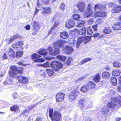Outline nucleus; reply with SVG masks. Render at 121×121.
Segmentation results:
<instances>
[{
	"instance_id": "nucleus-53",
	"label": "nucleus",
	"mask_w": 121,
	"mask_h": 121,
	"mask_svg": "<svg viewBox=\"0 0 121 121\" xmlns=\"http://www.w3.org/2000/svg\"><path fill=\"white\" fill-rule=\"evenodd\" d=\"M43 67H49V62H47L44 64H43Z\"/></svg>"
},
{
	"instance_id": "nucleus-15",
	"label": "nucleus",
	"mask_w": 121,
	"mask_h": 121,
	"mask_svg": "<svg viewBox=\"0 0 121 121\" xmlns=\"http://www.w3.org/2000/svg\"><path fill=\"white\" fill-rule=\"evenodd\" d=\"M42 9L41 13L43 16H47L50 14L51 11L49 7L43 8Z\"/></svg>"
},
{
	"instance_id": "nucleus-27",
	"label": "nucleus",
	"mask_w": 121,
	"mask_h": 121,
	"mask_svg": "<svg viewBox=\"0 0 121 121\" xmlns=\"http://www.w3.org/2000/svg\"><path fill=\"white\" fill-rule=\"evenodd\" d=\"M86 85L88 89H91L95 87V84L92 81L88 82Z\"/></svg>"
},
{
	"instance_id": "nucleus-62",
	"label": "nucleus",
	"mask_w": 121,
	"mask_h": 121,
	"mask_svg": "<svg viewBox=\"0 0 121 121\" xmlns=\"http://www.w3.org/2000/svg\"><path fill=\"white\" fill-rule=\"evenodd\" d=\"M99 34L98 33H96L95 34L93 35V37H97L99 36Z\"/></svg>"
},
{
	"instance_id": "nucleus-52",
	"label": "nucleus",
	"mask_w": 121,
	"mask_h": 121,
	"mask_svg": "<svg viewBox=\"0 0 121 121\" xmlns=\"http://www.w3.org/2000/svg\"><path fill=\"white\" fill-rule=\"evenodd\" d=\"M108 94L109 95H111L114 94H115V92L113 90L111 89L109 91Z\"/></svg>"
},
{
	"instance_id": "nucleus-10",
	"label": "nucleus",
	"mask_w": 121,
	"mask_h": 121,
	"mask_svg": "<svg viewBox=\"0 0 121 121\" xmlns=\"http://www.w3.org/2000/svg\"><path fill=\"white\" fill-rule=\"evenodd\" d=\"M41 57V56L36 53L33 54L31 56V58L33 61L35 62H43L45 60L43 58H37Z\"/></svg>"
},
{
	"instance_id": "nucleus-2",
	"label": "nucleus",
	"mask_w": 121,
	"mask_h": 121,
	"mask_svg": "<svg viewBox=\"0 0 121 121\" xmlns=\"http://www.w3.org/2000/svg\"><path fill=\"white\" fill-rule=\"evenodd\" d=\"M106 5H105L100 4H96L95 5L94 10L95 13L92 16V17H104L106 16V13L104 11L102 10L105 9Z\"/></svg>"
},
{
	"instance_id": "nucleus-49",
	"label": "nucleus",
	"mask_w": 121,
	"mask_h": 121,
	"mask_svg": "<svg viewBox=\"0 0 121 121\" xmlns=\"http://www.w3.org/2000/svg\"><path fill=\"white\" fill-rule=\"evenodd\" d=\"M87 22L88 25H91L94 22L93 19L92 18L90 19L87 21Z\"/></svg>"
},
{
	"instance_id": "nucleus-25",
	"label": "nucleus",
	"mask_w": 121,
	"mask_h": 121,
	"mask_svg": "<svg viewBox=\"0 0 121 121\" xmlns=\"http://www.w3.org/2000/svg\"><path fill=\"white\" fill-rule=\"evenodd\" d=\"M6 52L8 53V54L10 56L13 58L15 57L14 52L11 48H9L7 49Z\"/></svg>"
},
{
	"instance_id": "nucleus-42",
	"label": "nucleus",
	"mask_w": 121,
	"mask_h": 121,
	"mask_svg": "<svg viewBox=\"0 0 121 121\" xmlns=\"http://www.w3.org/2000/svg\"><path fill=\"white\" fill-rule=\"evenodd\" d=\"M91 58H88L84 59L80 62L79 64L80 65L84 63L91 60Z\"/></svg>"
},
{
	"instance_id": "nucleus-13",
	"label": "nucleus",
	"mask_w": 121,
	"mask_h": 121,
	"mask_svg": "<svg viewBox=\"0 0 121 121\" xmlns=\"http://www.w3.org/2000/svg\"><path fill=\"white\" fill-rule=\"evenodd\" d=\"M75 25L74 21L72 19H69L65 24V26L67 28L70 29L73 27Z\"/></svg>"
},
{
	"instance_id": "nucleus-57",
	"label": "nucleus",
	"mask_w": 121,
	"mask_h": 121,
	"mask_svg": "<svg viewBox=\"0 0 121 121\" xmlns=\"http://www.w3.org/2000/svg\"><path fill=\"white\" fill-rule=\"evenodd\" d=\"M97 24H96L93 26V28L95 31H96L97 30Z\"/></svg>"
},
{
	"instance_id": "nucleus-11",
	"label": "nucleus",
	"mask_w": 121,
	"mask_h": 121,
	"mask_svg": "<svg viewBox=\"0 0 121 121\" xmlns=\"http://www.w3.org/2000/svg\"><path fill=\"white\" fill-rule=\"evenodd\" d=\"M80 92L78 90H76L73 91L71 94L68 95V97L70 100H74L77 97L78 95L80 94Z\"/></svg>"
},
{
	"instance_id": "nucleus-43",
	"label": "nucleus",
	"mask_w": 121,
	"mask_h": 121,
	"mask_svg": "<svg viewBox=\"0 0 121 121\" xmlns=\"http://www.w3.org/2000/svg\"><path fill=\"white\" fill-rule=\"evenodd\" d=\"M10 110L12 111H18V107L16 105H14L10 107Z\"/></svg>"
},
{
	"instance_id": "nucleus-46",
	"label": "nucleus",
	"mask_w": 121,
	"mask_h": 121,
	"mask_svg": "<svg viewBox=\"0 0 121 121\" xmlns=\"http://www.w3.org/2000/svg\"><path fill=\"white\" fill-rule=\"evenodd\" d=\"M113 66L114 67H119L120 66V64L117 61H115L113 63Z\"/></svg>"
},
{
	"instance_id": "nucleus-59",
	"label": "nucleus",
	"mask_w": 121,
	"mask_h": 121,
	"mask_svg": "<svg viewBox=\"0 0 121 121\" xmlns=\"http://www.w3.org/2000/svg\"><path fill=\"white\" fill-rule=\"evenodd\" d=\"M39 10L37 9L36 7L35 9V11L34 13V15H35L37 13L39 12Z\"/></svg>"
},
{
	"instance_id": "nucleus-44",
	"label": "nucleus",
	"mask_w": 121,
	"mask_h": 121,
	"mask_svg": "<svg viewBox=\"0 0 121 121\" xmlns=\"http://www.w3.org/2000/svg\"><path fill=\"white\" fill-rule=\"evenodd\" d=\"M23 53V51H22L20 52H18L16 53V57L17 58H19L20 57L22 56Z\"/></svg>"
},
{
	"instance_id": "nucleus-30",
	"label": "nucleus",
	"mask_w": 121,
	"mask_h": 121,
	"mask_svg": "<svg viewBox=\"0 0 121 121\" xmlns=\"http://www.w3.org/2000/svg\"><path fill=\"white\" fill-rule=\"evenodd\" d=\"M56 0H41L42 3L45 4H48L54 2Z\"/></svg>"
},
{
	"instance_id": "nucleus-3",
	"label": "nucleus",
	"mask_w": 121,
	"mask_h": 121,
	"mask_svg": "<svg viewBox=\"0 0 121 121\" xmlns=\"http://www.w3.org/2000/svg\"><path fill=\"white\" fill-rule=\"evenodd\" d=\"M117 105L115 103L111 101L108 103L107 104V106H105L100 110L101 115L103 117H105L109 111V108L113 110L115 107Z\"/></svg>"
},
{
	"instance_id": "nucleus-54",
	"label": "nucleus",
	"mask_w": 121,
	"mask_h": 121,
	"mask_svg": "<svg viewBox=\"0 0 121 121\" xmlns=\"http://www.w3.org/2000/svg\"><path fill=\"white\" fill-rule=\"evenodd\" d=\"M86 78V77L85 76H83L81 77V78L78 79L76 81L77 82H79L81 81H82L84 79H85V78Z\"/></svg>"
},
{
	"instance_id": "nucleus-14",
	"label": "nucleus",
	"mask_w": 121,
	"mask_h": 121,
	"mask_svg": "<svg viewBox=\"0 0 121 121\" xmlns=\"http://www.w3.org/2000/svg\"><path fill=\"white\" fill-rule=\"evenodd\" d=\"M85 4L83 2H79L77 4L76 6L81 12H83L85 9Z\"/></svg>"
},
{
	"instance_id": "nucleus-1",
	"label": "nucleus",
	"mask_w": 121,
	"mask_h": 121,
	"mask_svg": "<svg viewBox=\"0 0 121 121\" xmlns=\"http://www.w3.org/2000/svg\"><path fill=\"white\" fill-rule=\"evenodd\" d=\"M67 42L63 40H59L56 42H54L52 43V45L54 50H53L52 47L49 46L48 48L49 54L53 56H55L58 54L59 53V49L58 47L61 48V47L64 44H66Z\"/></svg>"
},
{
	"instance_id": "nucleus-50",
	"label": "nucleus",
	"mask_w": 121,
	"mask_h": 121,
	"mask_svg": "<svg viewBox=\"0 0 121 121\" xmlns=\"http://www.w3.org/2000/svg\"><path fill=\"white\" fill-rule=\"evenodd\" d=\"M103 22V20L101 19L98 18L96 20V23L99 24H100Z\"/></svg>"
},
{
	"instance_id": "nucleus-33",
	"label": "nucleus",
	"mask_w": 121,
	"mask_h": 121,
	"mask_svg": "<svg viewBox=\"0 0 121 121\" xmlns=\"http://www.w3.org/2000/svg\"><path fill=\"white\" fill-rule=\"evenodd\" d=\"M18 35H14L11 36L9 40V43L10 44L12 42L14 41L15 39H16L18 37Z\"/></svg>"
},
{
	"instance_id": "nucleus-22",
	"label": "nucleus",
	"mask_w": 121,
	"mask_h": 121,
	"mask_svg": "<svg viewBox=\"0 0 121 121\" xmlns=\"http://www.w3.org/2000/svg\"><path fill=\"white\" fill-rule=\"evenodd\" d=\"M60 24V22L58 20L54 22V24L53 26L51 28L50 30L49 31L48 34L49 35V34H51L52 32V31L55 29V28L57 27L59 24Z\"/></svg>"
},
{
	"instance_id": "nucleus-36",
	"label": "nucleus",
	"mask_w": 121,
	"mask_h": 121,
	"mask_svg": "<svg viewBox=\"0 0 121 121\" xmlns=\"http://www.w3.org/2000/svg\"><path fill=\"white\" fill-rule=\"evenodd\" d=\"M47 73L49 76H51L54 73L53 70L51 69H46Z\"/></svg>"
},
{
	"instance_id": "nucleus-32",
	"label": "nucleus",
	"mask_w": 121,
	"mask_h": 121,
	"mask_svg": "<svg viewBox=\"0 0 121 121\" xmlns=\"http://www.w3.org/2000/svg\"><path fill=\"white\" fill-rule=\"evenodd\" d=\"M121 73L118 69H115L113 70L112 72V74L114 76H119Z\"/></svg>"
},
{
	"instance_id": "nucleus-35",
	"label": "nucleus",
	"mask_w": 121,
	"mask_h": 121,
	"mask_svg": "<svg viewBox=\"0 0 121 121\" xmlns=\"http://www.w3.org/2000/svg\"><path fill=\"white\" fill-rule=\"evenodd\" d=\"M111 81L113 85L115 86L117 85V79L115 78H111Z\"/></svg>"
},
{
	"instance_id": "nucleus-28",
	"label": "nucleus",
	"mask_w": 121,
	"mask_h": 121,
	"mask_svg": "<svg viewBox=\"0 0 121 121\" xmlns=\"http://www.w3.org/2000/svg\"><path fill=\"white\" fill-rule=\"evenodd\" d=\"M85 22L82 20H79L77 22V25L76 26L78 27H81L83 26Z\"/></svg>"
},
{
	"instance_id": "nucleus-9",
	"label": "nucleus",
	"mask_w": 121,
	"mask_h": 121,
	"mask_svg": "<svg viewBox=\"0 0 121 121\" xmlns=\"http://www.w3.org/2000/svg\"><path fill=\"white\" fill-rule=\"evenodd\" d=\"M11 71L9 72V74L10 76L12 78H14L15 75L17 73H20V71L18 70V68L15 66H13L10 67Z\"/></svg>"
},
{
	"instance_id": "nucleus-41",
	"label": "nucleus",
	"mask_w": 121,
	"mask_h": 121,
	"mask_svg": "<svg viewBox=\"0 0 121 121\" xmlns=\"http://www.w3.org/2000/svg\"><path fill=\"white\" fill-rule=\"evenodd\" d=\"M91 58H88L84 59L80 62L79 64L80 65L84 63L91 60Z\"/></svg>"
},
{
	"instance_id": "nucleus-12",
	"label": "nucleus",
	"mask_w": 121,
	"mask_h": 121,
	"mask_svg": "<svg viewBox=\"0 0 121 121\" xmlns=\"http://www.w3.org/2000/svg\"><path fill=\"white\" fill-rule=\"evenodd\" d=\"M111 101L115 103L117 105H121V97H112L111 98Z\"/></svg>"
},
{
	"instance_id": "nucleus-64",
	"label": "nucleus",
	"mask_w": 121,
	"mask_h": 121,
	"mask_svg": "<svg viewBox=\"0 0 121 121\" xmlns=\"http://www.w3.org/2000/svg\"><path fill=\"white\" fill-rule=\"evenodd\" d=\"M17 94L16 93H14L12 95V96L14 98H15L16 97Z\"/></svg>"
},
{
	"instance_id": "nucleus-58",
	"label": "nucleus",
	"mask_w": 121,
	"mask_h": 121,
	"mask_svg": "<svg viewBox=\"0 0 121 121\" xmlns=\"http://www.w3.org/2000/svg\"><path fill=\"white\" fill-rule=\"evenodd\" d=\"M2 58L3 59H6L7 58L6 54L5 53H4L2 56Z\"/></svg>"
},
{
	"instance_id": "nucleus-4",
	"label": "nucleus",
	"mask_w": 121,
	"mask_h": 121,
	"mask_svg": "<svg viewBox=\"0 0 121 121\" xmlns=\"http://www.w3.org/2000/svg\"><path fill=\"white\" fill-rule=\"evenodd\" d=\"M53 110L52 108L49 109V116L52 121H59L61 117L60 113L57 111H55L53 113Z\"/></svg>"
},
{
	"instance_id": "nucleus-29",
	"label": "nucleus",
	"mask_w": 121,
	"mask_h": 121,
	"mask_svg": "<svg viewBox=\"0 0 121 121\" xmlns=\"http://www.w3.org/2000/svg\"><path fill=\"white\" fill-rule=\"evenodd\" d=\"M103 31L104 33L108 34L112 32V30L109 27H106L103 30Z\"/></svg>"
},
{
	"instance_id": "nucleus-7",
	"label": "nucleus",
	"mask_w": 121,
	"mask_h": 121,
	"mask_svg": "<svg viewBox=\"0 0 121 121\" xmlns=\"http://www.w3.org/2000/svg\"><path fill=\"white\" fill-rule=\"evenodd\" d=\"M91 37L88 36L85 37H78L77 41L76 42V46L77 48H78L82 42H83L85 43H87L91 40Z\"/></svg>"
},
{
	"instance_id": "nucleus-26",
	"label": "nucleus",
	"mask_w": 121,
	"mask_h": 121,
	"mask_svg": "<svg viewBox=\"0 0 121 121\" xmlns=\"http://www.w3.org/2000/svg\"><path fill=\"white\" fill-rule=\"evenodd\" d=\"M102 76L104 78L107 79L110 77V74L108 72L104 71L102 73Z\"/></svg>"
},
{
	"instance_id": "nucleus-31",
	"label": "nucleus",
	"mask_w": 121,
	"mask_h": 121,
	"mask_svg": "<svg viewBox=\"0 0 121 121\" xmlns=\"http://www.w3.org/2000/svg\"><path fill=\"white\" fill-rule=\"evenodd\" d=\"M39 54L42 55H45L47 54V51L46 49H41L38 52Z\"/></svg>"
},
{
	"instance_id": "nucleus-45",
	"label": "nucleus",
	"mask_w": 121,
	"mask_h": 121,
	"mask_svg": "<svg viewBox=\"0 0 121 121\" xmlns=\"http://www.w3.org/2000/svg\"><path fill=\"white\" fill-rule=\"evenodd\" d=\"M119 23L117 22L114 24L113 26V29L114 30H120L119 26Z\"/></svg>"
},
{
	"instance_id": "nucleus-5",
	"label": "nucleus",
	"mask_w": 121,
	"mask_h": 121,
	"mask_svg": "<svg viewBox=\"0 0 121 121\" xmlns=\"http://www.w3.org/2000/svg\"><path fill=\"white\" fill-rule=\"evenodd\" d=\"M71 40L73 41L72 42H70L69 43L68 45H65V46H64V48L63 49L65 52L68 54H71L73 51V47L75 45H74L75 42L76 43V41L74 40L73 39H71Z\"/></svg>"
},
{
	"instance_id": "nucleus-8",
	"label": "nucleus",
	"mask_w": 121,
	"mask_h": 121,
	"mask_svg": "<svg viewBox=\"0 0 121 121\" xmlns=\"http://www.w3.org/2000/svg\"><path fill=\"white\" fill-rule=\"evenodd\" d=\"M23 45V43L22 41H19L13 44L12 45V47L13 49L15 50H22L23 49V47L22 46Z\"/></svg>"
},
{
	"instance_id": "nucleus-38",
	"label": "nucleus",
	"mask_w": 121,
	"mask_h": 121,
	"mask_svg": "<svg viewBox=\"0 0 121 121\" xmlns=\"http://www.w3.org/2000/svg\"><path fill=\"white\" fill-rule=\"evenodd\" d=\"M100 75L99 74H97L93 78V79L95 82H98L99 81L100 79Z\"/></svg>"
},
{
	"instance_id": "nucleus-47",
	"label": "nucleus",
	"mask_w": 121,
	"mask_h": 121,
	"mask_svg": "<svg viewBox=\"0 0 121 121\" xmlns=\"http://www.w3.org/2000/svg\"><path fill=\"white\" fill-rule=\"evenodd\" d=\"M87 33L89 35H91L93 33L92 29L90 27H88L87 28Z\"/></svg>"
},
{
	"instance_id": "nucleus-55",
	"label": "nucleus",
	"mask_w": 121,
	"mask_h": 121,
	"mask_svg": "<svg viewBox=\"0 0 121 121\" xmlns=\"http://www.w3.org/2000/svg\"><path fill=\"white\" fill-rule=\"evenodd\" d=\"M92 8L91 7V4H88L87 9H91L92 10Z\"/></svg>"
},
{
	"instance_id": "nucleus-61",
	"label": "nucleus",
	"mask_w": 121,
	"mask_h": 121,
	"mask_svg": "<svg viewBox=\"0 0 121 121\" xmlns=\"http://www.w3.org/2000/svg\"><path fill=\"white\" fill-rule=\"evenodd\" d=\"M27 30H29L30 29V26L29 25H27L25 27Z\"/></svg>"
},
{
	"instance_id": "nucleus-17",
	"label": "nucleus",
	"mask_w": 121,
	"mask_h": 121,
	"mask_svg": "<svg viewBox=\"0 0 121 121\" xmlns=\"http://www.w3.org/2000/svg\"><path fill=\"white\" fill-rule=\"evenodd\" d=\"M84 100L85 99L84 98H81L78 101V103L81 108L84 110L88 108V107L86 106L84 104Z\"/></svg>"
},
{
	"instance_id": "nucleus-40",
	"label": "nucleus",
	"mask_w": 121,
	"mask_h": 121,
	"mask_svg": "<svg viewBox=\"0 0 121 121\" xmlns=\"http://www.w3.org/2000/svg\"><path fill=\"white\" fill-rule=\"evenodd\" d=\"M91 58H88L84 59L80 62L79 64L80 65L84 63L91 60Z\"/></svg>"
},
{
	"instance_id": "nucleus-6",
	"label": "nucleus",
	"mask_w": 121,
	"mask_h": 121,
	"mask_svg": "<svg viewBox=\"0 0 121 121\" xmlns=\"http://www.w3.org/2000/svg\"><path fill=\"white\" fill-rule=\"evenodd\" d=\"M49 66L56 71H58L62 67V65L61 63L56 61H54L52 62L50 64Z\"/></svg>"
},
{
	"instance_id": "nucleus-18",
	"label": "nucleus",
	"mask_w": 121,
	"mask_h": 121,
	"mask_svg": "<svg viewBox=\"0 0 121 121\" xmlns=\"http://www.w3.org/2000/svg\"><path fill=\"white\" fill-rule=\"evenodd\" d=\"M121 11V6L114 5L112 12L113 13H118Z\"/></svg>"
},
{
	"instance_id": "nucleus-39",
	"label": "nucleus",
	"mask_w": 121,
	"mask_h": 121,
	"mask_svg": "<svg viewBox=\"0 0 121 121\" xmlns=\"http://www.w3.org/2000/svg\"><path fill=\"white\" fill-rule=\"evenodd\" d=\"M72 17L73 19L75 20H77L80 18L81 16L78 14H75L72 15Z\"/></svg>"
},
{
	"instance_id": "nucleus-20",
	"label": "nucleus",
	"mask_w": 121,
	"mask_h": 121,
	"mask_svg": "<svg viewBox=\"0 0 121 121\" xmlns=\"http://www.w3.org/2000/svg\"><path fill=\"white\" fill-rule=\"evenodd\" d=\"M93 13L91 9H87L85 11L83 17L86 18L91 16V17L94 14H92Z\"/></svg>"
},
{
	"instance_id": "nucleus-63",
	"label": "nucleus",
	"mask_w": 121,
	"mask_h": 121,
	"mask_svg": "<svg viewBox=\"0 0 121 121\" xmlns=\"http://www.w3.org/2000/svg\"><path fill=\"white\" fill-rule=\"evenodd\" d=\"M29 110H25L23 111V113H29Z\"/></svg>"
},
{
	"instance_id": "nucleus-24",
	"label": "nucleus",
	"mask_w": 121,
	"mask_h": 121,
	"mask_svg": "<svg viewBox=\"0 0 121 121\" xmlns=\"http://www.w3.org/2000/svg\"><path fill=\"white\" fill-rule=\"evenodd\" d=\"M33 26L34 30L36 31H38L39 30L40 27L38 22H34Z\"/></svg>"
},
{
	"instance_id": "nucleus-37",
	"label": "nucleus",
	"mask_w": 121,
	"mask_h": 121,
	"mask_svg": "<svg viewBox=\"0 0 121 121\" xmlns=\"http://www.w3.org/2000/svg\"><path fill=\"white\" fill-rule=\"evenodd\" d=\"M57 58L59 60L62 61H65L66 59V57L64 56L58 55Z\"/></svg>"
},
{
	"instance_id": "nucleus-19",
	"label": "nucleus",
	"mask_w": 121,
	"mask_h": 121,
	"mask_svg": "<svg viewBox=\"0 0 121 121\" xmlns=\"http://www.w3.org/2000/svg\"><path fill=\"white\" fill-rule=\"evenodd\" d=\"M19 82L24 84H26L28 82V80L26 77L20 76L18 77Z\"/></svg>"
},
{
	"instance_id": "nucleus-51",
	"label": "nucleus",
	"mask_w": 121,
	"mask_h": 121,
	"mask_svg": "<svg viewBox=\"0 0 121 121\" xmlns=\"http://www.w3.org/2000/svg\"><path fill=\"white\" fill-rule=\"evenodd\" d=\"M65 5L63 3H61L60 6V10H64L65 9Z\"/></svg>"
},
{
	"instance_id": "nucleus-56",
	"label": "nucleus",
	"mask_w": 121,
	"mask_h": 121,
	"mask_svg": "<svg viewBox=\"0 0 121 121\" xmlns=\"http://www.w3.org/2000/svg\"><path fill=\"white\" fill-rule=\"evenodd\" d=\"M18 64L19 65H22L24 66H26V64H24L23 63V61H21L19 62L18 63Z\"/></svg>"
},
{
	"instance_id": "nucleus-60",
	"label": "nucleus",
	"mask_w": 121,
	"mask_h": 121,
	"mask_svg": "<svg viewBox=\"0 0 121 121\" xmlns=\"http://www.w3.org/2000/svg\"><path fill=\"white\" fill-rule=\"evenodd\" d=\"M117 89L118 91L121 93V86H118Z\"/></svg>"
},
{
	"instance_id": "nucleus-16",
	"label": "nucleus",
	"mask_w": 121,
	"mask_h": 121,
	"mask_svg": "<svg viewBox=\"0 0 121 121\" xmlns=\"http://www.w3.org/2000/svg\"><path fill=\"white\" fill-rule=\"evenodd\" d=\"M65 94L62 93H58L56 96L57 102H60L64 100Z\"/></svg>"
},
{
	"instance_id": "nucleus-21",
	"label": "nucleus",
	"mask_w": 121,
	"mask_h": 121,
	"mask_svg": "<svg viewBox=\"0 0 121 121\" xmlns=\"http://www.w3.org/2000/svg\"><path fill=\"white\" fill-rule=\"evenodd\" d=\"M75 31H77L79 34L83 35H85L86 34V29L85 27H83L80 30L78 29H76Z\"/></svg>"
},
{
	"instance_id": "nucleus-23",
	"label": "nucleus",
	"mask_w": 121,
	"mask_h": 121,
	"mask_svg": "<svg viewBox=\"0 0 121 121\" xmlns=\"http://www.w3.org/2000/svg\"><path fill=\"white\" fill-rule=\"evenodd\" d=\"M60 37L63 39H65L67 38L69 36V35L68 32L66 31H64L60 33Z\"/></svg>"
},
{
	"instance_id": "nucleus-48",
	"label": "nucleus",
	"mask_w": 121,
	"mask_h": 121,
	"mask_svg": "<svg viewBox=\"0 0 121 121\" xmlns=\"http://www.w3.org/2000/svg\"><path fill=\"white\" fill-rule=\"evenodd\" d=\"M72 59V58H69L68 59L66 62V64L67 65H68L70 64Z\"/></svg>"
},
{
	"instance_id": "nucleus-34",
	"label": "nucleus",
	"mask_w": 121,
	"mask_h": 121,
	"mask_svg": "<svg viewBox=\"0 0 121 121\" xmlns=\"http://www.w3.org/2000/svg\"><path fill=\"white\" fill-rule=\"evenodd\" d=\"M88 89V87H87V86L86 85H84L82 87L81 89V91L83 92H85L87 91Z\"/></svg>"
}]
</instances>
